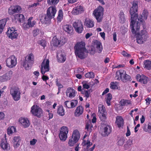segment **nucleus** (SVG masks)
I'll list each match as a JSON object with an SVG mask.
<instances>
[{
	"instance_id": "f257e3e1",
	"label": "nucleus",
	"mask_w": 151,
	"mask_h": 151,
	"mask_svg": "<svg viewBox=\"0 0 151 151\" xmlns=\"http://www.w3.org/2000/svg\"><path fill=\"white\" fill-rule=\"evenodd\" d=\"M138 2L136 1H134L132 3V6L129 11L131 19L130 27L132 32L135 34L137 42L138 44H142L146 40L148 36L147 32L145 30H142L140 32H138L141 25L140 22H134V19L137 18V12L138 8Z\"/></svg>"
},
{
	"instance_id": "f03ea898",
	"label": "nucleus",
	"mask_w": 151,
	"mask_h": 151,
	"mask_svg": "<svg viewBox=\"0 0 151 151\" xmlns=\"http://www.w3.org/2000/svg\"><path fill=\"white\" fill-rule=\"evenodd\" d=\"M85 43L82 41L77 43L74 47L76 56L81 59L85 58L88 52L85 47Z\"/></svg>"
},
{
	"instance_id": "7ed1b4c3",
	"label": "nucleus",
	"mask_w": 151,
	"mask_h": 151,
	"mask_svg": "<svg viewBox=\"0 0 151 151\" xmlns=\"http://www.w3.org/2000/svg\"><path fill=\"white\" fill-rule=\"evenodd\" d=\"M115 78L116 80L119 81L121 80L123 82H127L131 80V77L126 73L124 70L122 69L116 72Z\"/></svg>"
},
{
	"instance_id": "20e7f679",
	"label": "nucleus",
	"mask_w": 151,
	"mask_h": 151,
	"mask_svg": "<svg viewBox=\"0 0 151 151\" xmlns=\"http://www.w3.org/2000/svg\"><path fill=\"white\" fill-rule=\"evenodd\" d=\"M56 12V9L55 7L50 6L47 9V14L44 17L45 23H48L52 19L54 18Z\"/></svg>"
},
{
	"instance_id": "39448f33",
	"label": "nucleus",
	"mask_w": 151,
	"mask_h": 151,
	"mask_svg": "<svg viewBox=\"0 0 151 151\" xmlns=\"http://www.w3.org/2000/svg\"><path fill=\"white\" fill-rule=\"evenodd\" d=\"M80 137V134L78 131L77 129L74 130L71 137L69 139L68 144L70 146H73L76 143Z\"/></svg>"
},
{
	"instance_id": "423d86ee",
	"label": "nucleus",
	"mask_w": 151,
	"mask_h": 151,
	"mask_svg": "<svg viewBox=\"0 0 151 151\" xmlns=\"http://www.w3.org/2000/svg\"><path fill=\"white\" fill-rule=\"evenodd\" d=\"M34 60V56L32 53H31L26 57L22 65L27 70L29 67L32 65Z\"/></svg>"
},
{
	"instance_id": "0eeeda50",
	"label": "nucleus",
	"mask_w": 151,
	"mask_h": 151,
	"mask_svg": "<svg viewBox=\"0 0 151 151\" xmlns=\"http://www.w3.org/2000/svg\"><path fill=\"white\" fill-rule=\"evenodd\" d=\"M104 9L101 6H99L93 12V14L98 22H101L103 17Z\"/></svg>"
},
{
	"instance_id": "6e6552de",
	"label": "nucleus",
	"mask_w": 151,
	"mask_h": 151,
	"mask_svg": "<svg viewBox=\"0 0 151 151\" xmlns=\"http://www.w3.org/2000/svg\"><path fill=\"white\" fill-rule=\"evenodd\" d=\"M6 65L9 68L14 67L17 64V58L14 55L10 56L6 60Z\"/></svg>"
},
{
	"instance_id": "1a4fd4ad",
	"label": "nucleus",
	"mask_w": 151,
	"mask_h": 151,
	"mask_svg": "<svg viewBox=\"0 0 151 151\" xmlns=\"http://www.w3.org/2000/svg\"><path fill=\"white\" fill-rule=\"evenodd\" d=\"M10 93L15 101H17L20 99L21 93L18 87H14L11 88L10 90Z\"/></svg>"
},
{
	"instance_id": "9d476101",
	"label": "nucleus",
	"mask_w": 151,
	"mask_h": 151,
	"mask_svg": "<svg viewBox=\"0 0 151 151\" xmlns=\"http://www.w3.org/2000/svg\"><path fill=\"white\" fill-rule=\"evenodd\" d=\"M73 26L77 32L81 33L82 32L83 29V24L81 20H76L73 22Z\"/></svg>"
},
{
	"instance_id": "9b49d317",
	"label": "nucleus",
	"mask_w": 151,
	"mask_h": 151,
	"mask_svg": "<svg viewBox=\"0 0 151 151\" xmlns=\"http://www.w3.org/2000/svg\"><path fill=\"white\" fill-rule=\"evenodd\" d=\"M50 70L49 61L48 59H45L41 65V73L44 75L45 73L49 71Z\"/></svg>"
},
{
	"instance_id": "f8f14e48",
	"label": "nucleus",
	"mask_w": 151,
	"mask_h": 151,
	"mask_svg": "<svg viewBox=\"0 0 151 151\" xmlns=\"http://www.w3.org/2000/svg\"><path fill=\"white\" fill-rule=\"evenodd\" d=\"M31 112L34 116L40 117L42 114L41 109L37 105H33L31 107Z\"/></svg>"
},
{
	"instance_id": "ddd939ff",
	"label": "nucleus",
	"mask_w": 151,
	"mask_h": 151,
	"mask_svg": "<svg viewBox=\"0 0 151 151\" xmlns=\"http://www.w3.org/2000/svg\"><path fill=\"white\" fill-rule=\"evenodd\" d=\"M61 129L59 137L61 140L65 141L67 137V134L68 133V129L67 127L64 126Z\"/></svg>"
},
{
	"instance_id": "4468645a",
	"label": "nucleus",
	"mask_w": 151,
	"mask_h": 151,
	"mask_svg": "<svg viewBox=\"0 0 151 151\" xmlns=\"http://www.w3.org/2000/svg\"><path fill=\"white\" fill-rule=\"evenodd\" d=\"M17 31V30L14 29L12 27L8 29L6 33L9 38L13 39L17 38L18 36V35Z\"/></svg>"
},
{
	"instance_id": "2eb2a0df",
	"label": "nucleus",
	"mask_w": 151,
	"mask_h": 151,
	"mask_svg": "<svg viewBox=\"0 0 151 151\" xmlns=\"http://www.w3.org/2000/svg\"><path fill=\"white\" fill-rule=\"evenodd\" d=\"M12 74L13 72L12 70H10L7 72L6 74L0 76V81L1 82H4L10 80Z\"/></svg>"
},
{
	"instance_id": "dca6fc26",
	"label": "nucleus",
	"mask_w": 151,
	"mask_h": 151,
	"mask_svg": "<svg viewBox=\"0 0 151 151\" xmlns=\"http://www.w3.org/2000/svg\"><path fill=\"white\" fill-rule=\"evenodd\" d=\"M138 15V14H137ZM148 15V12L147 10L146 9H144L142 13V14L140 18H138L136 19H134V22H138L141 24L142 21L143 19H146L147 16Z\"/></svg>"
},
{
	"instance_id": "f3484780",
	"label": "nucleus",
	"mask_w": 151,
	"mask_h": 151,
	"mask_svg": "<svg viewBox=\"0 0 151 151\" xmlns=\"http://www.w3.org/2000/svg\"><path fill=\"white\" fill-rule=\"evenodd\" d=\"M111 132V127L109 125H105L103 128L102 135L103 136L106 137L108 136Z\"/></svg>"
},
{
	"instance_id": "a211bd4d",
	"label": "nucleus",
	"mask_w": 151,
	"mask_h": 151,
	"mask_svg": "<svg viewBox=\"0 0 151 151\" xmlns=\"http://www.w3.org/2000/svg\"><path fill=\"white\" fill-rule=\"evenodd\" d=\"M21 9V7L19 6H12L9 9L8 12L10 15L19 12Z\"/></svg>"
},
{
	"instance_id": "6ab92c4d",
	"label": "nucleus",
	"mask_w": 151,
	"mask_h": 151,
	"mask_svg": "<svg viewBox=\"0 0 151 151\" xmlns=\"http://www.w3.org/2000/svg\"><path fill=\"white\" fill-rule=\"evenodd\" d=\"M0 146L4 150L7 151L10 149V145L7 143L5 136L1 139Z\"/></svg>"
},
{
	"instance_id": "aec40b11",
	"label": "nucleus",
	"mask_w": 151,
	"mask_h": 151,
	"mask_svg": "<svg viewBox=\"0 0 151 151\" xmlns=\"http://www.w3.org/2000/svg\"><path fill=\"white\" fill-rule=\"evenodd\" d=\"M136 79L138 81L144 84H146L148 82V78L143 75L137 74L136 76Z\"/></svg>"
},
{
	"instance_id": "412c9836",
	"label": "nucleus",
	"mask_w": 151,
	"mask_h": 151,
	"mask_svg": "<svg viewBox=\"0 0 151 151\" xmlns=\"http://www.w3.org/2000/svg\"><path fill=\"white\" fill-rule=\"evenodd\" d=\"M83 11V7L81 5H79L73 8L72 12L73 14L76 15L81 13Z\"/></svg>"
},
{
	"instance_id": "4be33fe9",
	"label": "nucleus",
	"mask_w": 151,
	"mask_h": 151,
	"mask_svg": "<svg viewBox=\"0 0 151 151\" xmlns=\"http://www.w3.org/2000/svg\"><path fill=\"white\" fill-rule=\"evenodd\" d=\"M94 46L96 48V52L99 53H101L103 49L101 43L97 40H95L94 42Z\"/></svg>"
},
{
	"instance_id": "5701e85b",
	"label": "nucleus",
	"mask_w": 151,
	"mask_h": 151,
	"mask_svg": "<svg viewBox=\"0 0 151 151\" xmlns=\"http://www.w3.org/2000/svg\"><path fill=\"white\" fill-rule=\"evenodd\" d=\"M84 25L87 28H91L94 26V22L92 19H86L84 22Z\"/></svg>"
},
{
	"instance_id": "b1692460",
	"label": "nucleus",
	"mask_w": 151,
	"mask_h": 151,
	"mask_svg": "<svg viewBox=\"0 0 151 151\" xmlns=\"http://www.w3.org/2000/svg\"><path fill=\"white\" fill-rule=\"evenodd\" d=\"M118 127L120 128L123 126L124 120L121 116H117L115 122Z\"/></svg>"
},
{
	"instance_id": "393cba45",
	"label": "nucleus",
	"mask_w": 151,
	"mask_h": 151,
	"mask_svg": "<svg viewBox=\"0 0 151 151\" xmlns=\"http://www.w3.org/2000/svg\"><path fill=\"white\" fill-rule=\"evenodd\" d=\"M66 93L67 96L70 98H73L75 96V91L73 89L68 88L66 91Z\"/></svg>"
},
{
	"instance_id": "a878e982",
	"label": "nucleus",
	"mask_w": 151,
	"mask_h": 151,
	"mask_svg": "<svg viewBox=\"0 0 151 151\" xmlns=\"http://www.w3.org/2000/svg\"><path fill=\"white\" fill-rule=\"evenodd\" d=\"M84 109L81 106H79L76 108L74 113L76 116H78L81 115L83 112Z\"/></svg>"
},
{
	"instance_id": "bb28decb",
	"label": "nucleus",
	"mask_w": 151,
	"mask_h": 151,
	"mask_svg": "<svg viewBox=\"0 0 151 151\" xmlns=\"http://www.w3.org/2000/svg\"><path fill=\"white\" fill-rule=\"evenodd\" d=\"M19 121L25 128L28 127L30 125L29 122L27 119L20 118Z\"/></svg>"
},
{
	"instance_id": "cd10ccee",
	"label": "nucleus",
	"mask_w": 151,
	"mask_h": 151,
	"mask_svg": "<svg viewBox=\"0 0 151 151\" xmlns=\"http://www.w3.org/2000/svg\"><path fill=\"white\" fill-rule=\"evenodd\" d=\"M14 146V148H17L20 145V137L19 136L14 137L13 138Z\"/></svg>"
},
{
	"instance_id": "c85d7f7f",
	"label": "nucleus",
	"mask_w": 151,
	"mask_h": 151,
	"mask_svg": "<svg viewBox=\"0 0 151 151\" xmlns=\"http://www.w3.org/2000/svg\"><path fill=\"white\" fill-rule=\"evenodd\" d=\"M14 17L15 20L18 21L19 23L24 21L25 19L23 15L20 14H15Z\"/></svg>"
},
{
	"instance_id": "c756f323",
	"label": "nucleus",
	"mask_w": 151,
	"mask_h": 151,
	"mask_svg": "<svg viewBox=\"0 0 151 151\" xmlns=\"http://www.w3.org/2000/svg\"><path fill=\"white\" fill-rule=\"evenodd\" d=\"M7 21V19L4 18L0 20V34L3 32Z\"/></svg>"
},
{
	"instance_id": "7c9ffc66",
	"label": "nucleus",
	"mask_w": 151,
	"mask_h": 151,
	"mask_svg": "<svg viewBox=\"0 0 151 151\" xmlns=\"http://www.w3.org/2000/svg\"><path fill=\"white\" fill-rule=\"evenodd\" d=\"M64 30L67 32L68 33H70V31L73 29L71 26L69 24H65L63 27Z\"/></svg>"
},
{
	"instance_id": "2f4dec72",
	"label": "nucleus",
	"mask_w": 151,
	"mask_h": 151,
	"mask_svg": "<svg viewBox=\"0 0 151 151\" xmlns=\"http://www.w3.org/2000/svg\"><path fill=\"white\" fill-rule=\"evenodd\" d=\"M93 125L90 121H88L86 124L85 129L88 132L90 133L92 130Z\"/></svg>"
},
{
	"instance_id": "473e14b6",
	"label": "nucleus",
	"mask_w": 151,
	"mask_h": 151,
	"mask_svg": "<svg viewBox=\"0 0 151 151\" xmlns=\"http://www.w3.org/2000/svg\"><path fill=\"white\" fill-rule=\"evenodd\" d=\"M40 92L39 90L34 89L31 93V95L32 97L35 98L38 97L40 94Z\"/></svg>"
},
{
	"instance_id": "72a5a7b5",
	"label": "nucleus",
	"mask_w": 151,
	"mask_h": 151,
	"mask_svg": "<svg viewBox=\"0 0 151 151\" xmlns=\"http://www.w3.org/2000/svg\"><path fill=\"white\" fill-rule=\"evenodd\" d=\"M82 145L85 148L86 147V149H88L89 147L92 145V143H91L89 140H87V141L83 140Z\"/></svg>"
},
{
	"instance_id": "f704fd0d",
	"label": "nucleus",
	"mask_w": 151,
	"mask_h": 151,
	"mask_svg": "<svg viewBox=\"0 0 151 151\" xmlns=\"http://www.w3.org/2000/svg\"><path fill=\"white\" fill-rule=\"evenodd\" d=\"M119 16V21L120 23H123L125 22L126 19L124 12L122 11L120 12Z\"/></svg>"
},
{
	"instance_id": "c9c22d12",
	"label": "nucleus",
	"mask_w": 151,
	"mask_h": 151,
	"mask_svg": "<svg viewBox=\"0 0 151 151\" xmlns=\"http://www.w3.org/2000/svg\"><path fill=\"white\" fill-rule=\"evenodd\" d=\"M143 129L145 131L149 133H151V123H149L148 125L145 124Z\"/></svg>"
},
{
	"instance_id": "e433bc0d",
	"label": "nucleus",
	"mask_w": 151,
	"mask_h": 151,
	"mask_svg": "<svg viewBox=\"0 0 151 151\" xmlns=\"http://www.w3.org/2000/svg\"><path fill=\"white\" fill-rule=\"evenodd\" d=\"M144 67L148 70L151 69V61L146 60L144 62Z\"/></svg>"
},
{
	"instance_id": "4c0bfd02",
	"label": "nucleus",
	"mask_w": 151,
	"mask_h": 151,
	"mask_svg": "<svg viewBox=\"0 0 151 151\" xmlns=\"http://www.w3.org/2000/svg\"><path fill=\"white\" fill-rule=\"evenodd\" d=\"M58 61L60 63H63L66 60V58L65 56L62 54L59 55H57Z\"/></svg>"
},
{
	"instance_id": "58836bf2",
	"label": "nucleus",
	"mask_w": 151,
	"mask_h": 151,
	"mask_svg": "<svg viewBox=\"0 0 151 151\" xmlns=\"http://www.w3.org/2000/svg\"><path fill=\"white\" fill-rule=\"evenodd\" d=\"M57 113L60 116H63L65 115L64 110L62 106H60L58 107Z\"/></svg>"
},
{
	"instance_id": "ea45409f",
	"label": "nucleus",
	"mask_w": 151,
	"mask_h": 151,
	"mask_svg": "<svg viewBox=\"0 0 151 151\" xmlns=\"http://www.w3.org/2000/svg\"><path fill=\"white\" fill-rule=\"evenodd\" d=\"M130 101L125 99H122L120 102V104L122 106L127 105L131 104Z\"/></svg>"
},
{
	"instance_id": "a19ab883",
	"label": "nucleus",
	"mask_w": 151,
	"mask_h": 151,
	"mask_svg": "<svg viewBox=\"0 0 151 151\" xmlns=\"http://www.w3.org/2000/svg\"><path fill=\"white\" fill-rule=\"evenodd\" d=\"M63 11L62 10H60L58 12V16L57 17L58 21L60 22L63 18Z\"/></svg>"
},
{
	"instance_id": "79ce46f5",
	"label": "nucleus",
	"mask_w": 151,
	"mask_h": 151,
	"mask_svg": "<svg viewBox=\"0 0 151 151\" xmlns=\"http://www.w3.org/2000/svg\"><path fill=\"white\" fill-rule=\"evenodd\" d=\"M60 43L59 40L56 38H53L52 40V44L55 46L60 47Z\"/></svg>"
},
{
	"instance_id": "37998d69",
	"label": "nucleus",
	"mask_w": 151,
	"mask_h": 151,
	"mask_svg": "<svg viewBox=\"0 0 151 151\" xmlns=\"http://www.w3.org/2000/svg\"><path fill=\"white\" fill-rule=\"evenodd\" d=\"M112 98V96L110 93L107 94V96L106 98V103L108 106L110 105V101Z\"/></svg>"
},
{
	"instance_id": "c03bdc74",
	"label": "nucleus",
	"mask_w": 151,
	"mask_h": 151,
	"mask_svg": "<svg viewBox=\"0 0 151 151\" xmlns=\"http://www.w3.org/2000/svg\"><path fill=\"white\" fill-rule=\"evenodd\" d=\"M85 76L87 78H93L95 77V74L92 72H88L85 74Z\"/></svg>"
},
{
	"instance_id": "a18cd8bd",
	"label": "nucleus",
	"mask_w": 151,
	"mask_h": 151,
	"mask_svg": "<svg viewBox=\"0 0 151 151\" xmlns=\"http://www.w3.org/2000/svg\"><path fill=\"white\" fill-rule=\"evenodd\" d=\"M16 128L14 126L9 127L8 129V134H12L16 131Z\"/></svg>"
},
{
	"instance_id": "49530a36",
	"label": "nucleus",
	"mask_w": 151,
	"mask_h": 151,
	"mask_svg": "<svg viewBox=\"0 0 151 151\" xmlns=\"http://www.w3.org/2000/svg\"><path fill=\"white\" fill-rule=\"evenodd\" d=\"M59 0H47L48 4L50 5H56L59 2Z\"/></svg>"
},
{
	"instance_id": "de8ad7c7",
	"label": "nucleus",
	"mask_w": 151,
	"mask_h": 151,
	"mask_svg": "<svg viewBox=\"0 0 151 151\" xmlns=\"http://www.w3.org/2000/svg\"><path fill=\"white\" fill-rule=\"evenodd\" d=\"M99 111L100 112V113L106 112L104 106L101 104L99 105Z\"/></svg>"
},
{
	"instance_id": "09e8293b",
	"label": "nucleus",
	"mask_w": 151,
	"mask_h": 151,
	"mask_svg": "<svg viewBox=\"0 0 151 151\" xmlns=\"http://www.w3.org/2000/svg\"><path fill=\"white\" fill-rule=\"evenodd\" d=\"M59 42H60V46L64 45L66 42V41L65 38L63 37H60V40H59Z\"/></svg>"
},
{
	"instance_id": "8fccbe9b",
	"label": "nucleus",
	"mask_w": 151,
	"mask_h": 151,
	"mask_svg": "<svg viewBox=\"0 0 151 151\" xmlns=\"http://www.w3.org/2000/svg\"><path fill=\"white\" fill-rule=\"evenodd\" d=\"M81 93L84 94V96L86 97V99L88 98L90 95V93L88 91H82Z\"/></svg>"
},
{
	"instance_id": "3c124183",
	"label": "nucleus",
	"mask_w": 151,
	"mask_h": 151,
	"mask_svg": "<svg viewBox=\"0 0 151 151\" xmlns=\"http://www.w3.org/2000/svg\"><path fill=\"white\" fill-rule=\"evenodd\" d=\"M110 88L113 89H115L117 88L116 83L112 82L110 83Z\"/></svg>"
},
{
	"instance_id": "603ef678",
	"label": "nucleus",
	"mask_w": 151,
	"mask_h": 151,
	"mask_svg": "<svg viewBox=\"0 0 151 151\" xmlns=\"http://www.w3.org/2000/svg\"><path fill=\"white\" fill-rule=\"evenodd\" d=\"M78 101L76 100H73L72 102H71V108H73L76 106L78 104Z\"/></svg>"
},
{
	"instance_id": "864d4df0",
	"label": "nucleus",
	"mask_w": 151,
	"mask_h": 151,
	"mask_svg": "<svg viewBox=\"0 0 151 151\" xmlns=\"http://www.w3.org/2000/svg\"><path fill=\"white\" fill-rule=\"evenodd\" d=\"M41 31L38 29H34L33 31V35L34 36H36L40 34Z\"/></svg>"
},
{
	"instance_id": "5fc2aeb1",
	"label": "nucleus",
	"mask_w": 151,
	"mask_h": 151,
	"mask_svg": "<svg viewBox=\"0 0 151 151\" xmlns=\"http://www.w3.org/2000/svg\"><path fill=\"white\" fill-rule=\"evenodd\" d=\"M106 112L100 113V117L102 118V120H104L106 119Z\"/></svg>"
},
{
	"instance_id": "6e6d98bb",
	"label": "nucleus",
	"mask_w": 151,
	"mask_h": 151,
	"mask_svg": "<svg viewBox=\"0 0 151 151\" xmlns=\"http://www.w3.org/2000/svg\"><path fill=\"white\" fill-rule=\"evenodd\" d=\"M22 27L25 30H27L30 28L28 23H24L23 24Z\"/></svg>"
},
{
	"instance_id": "4d7b16f0",
	"label": "nucleus",
	"mask_w": 151,
	"mask_h": 151,
	"mask_svg": "<svg viewBox=\"0 0 151 151\" xmlns=\"http://www.w3.org/2000/svg\"><path fill=\"white\" fill-rule=\"evenodd\" d=\"M65 105L66 106L69 108H71V102L68 101H66L65 102Z\"/></svg>"
},
{
	"instance_id": "13d9d810",
	"label": "nucleus",
	"mask_w": 151,
	"mask_h": 151,
	"mask_svg": "<svg viewBox=\"0 0 151 151\" xmlns=\"http://www.w3.org/2000/svg\"><path fill=\"white\" fill-rule=\"evenodd\" d=\"M56 84L58 87V90L60 91V89L63 88V86L58 82V80L56 81Z\"/></svg>"
},
{
	"instance_id": "bf43d9fd",
	"label": "nucleus",
	"mask_w": 151,
	"mask_h": 151,
	"mask_svg": "<svg viewBox=\"0 0 151 151\" xmlns=\"http://www.w3.org/2000/svg\"><path fill=\"white\" fill-rule=\"evenodd\" d=\"M27 23L29 24V25L30 27H32L34 26V25L35 24L36 22L34 21L32 22L31 21H28Z\"/></svg>"
},
{
	"instance_id": "052dcab7",
	"label": "nucleus",
	"mask_w": 151,
	"mask_h": 151,
	"mask_svg": "<svg viewBox=\"0 0 151 151\" xmlns=\"http://www.w3.org/2000/svg\"><path fill=\"white\" fill-rule=\"evenodd\" d=\"M124 141L123 139H120L118 142V145L122 146L124 144Z\"/></svg>"
},
{
	"instance_id": "680f3d73",
	"label": "nucleus",
	"mask_w": 151,
	"mask_h": 151,
	"mask_svg": "<svg viewBox=\"0 0 151 151\" xmlns=\"http://www.w3.org/2000/svg\"><path fill=\"white\" fill-rule=\"evenodd\" d=\"M89 50L92 53H94L95 52H97V50H96V48L93 46H92L91 47Z\"/></svg>"
},
{
	"instance_id": "e2e57ef3",
	"label": "nucleus",
	"mask_w": 151,
	"mask_h": 151,
	"mask_svg": "<svg viewBox=\"0 0 151 151\" xmlns=\"http://www.w3.org/2000/svg\"><path fill=\"white\" fill-rule=\"evenodd\" d=\"M90 88L89 86L86 83L83 84V90L84 89H88Z\"/></svg>"
},
{
	"instance_id": "0e129e2a",
	"label": "nucleus",
	"mask_w": 151,
	"mask_h": 151,
	"mask_svg": "<svg viewBox=\"0 0 151 151\" xmlns=\"http://www.w3.org/2000/svg\"><path fill=\"white\" fill-rule=\"evenodd\" d=\"M122 54L124 56L127 57H131V55L127 53L126 52L124 51H123L122 52Z\"/></svg>"
},
{
	"instance_id": "69168bd1",
	"label": "nucleus",
	"mask_w": 151,
	"mask_h": 151,
	"mask_svg": "<svg viewBox=\"0 0 151 151\" xmlns=\"http://www.w3.org/2000/svg\"><path fill=\"white\" fill-rule=\"evenodd\" d=\"M37 141V139H33L32 140L30 141V144L31 145H34L35 144Z\"/></svg>"
},
{
	"instance_id": "338daca9",
	"label": "nucleus",
	"mask_w": 151,
	"mask_h": 151,
	"mask_svg": "<svg viewBox=\"0 0 151 151\" xmlns=\"http://www.w3.org/2000/svg\"><path fill=\"white\" fill-rule=\"evenodd\" d=\"M127 131L126 133V135L127 137H128L130 135L131 132L129 127L128 126L127 127Z\"/></svg>"
},
{
	"instance_id": "774afa93",
	"label": "nucleus",
	"mask_w": 151,
	"mask_h": 151,
	"mask_svg": "<svg viewBox=\"0 0 151 151\" xmlns=\"http://www.w3.org/2000/svg\"><path fill=\"white\" fill-rule=\"evenodd\" d=\"M46 41L44 40H42L41 41L40 45L44 47L46 46Z\"/></svg>"
}]
</instances>
